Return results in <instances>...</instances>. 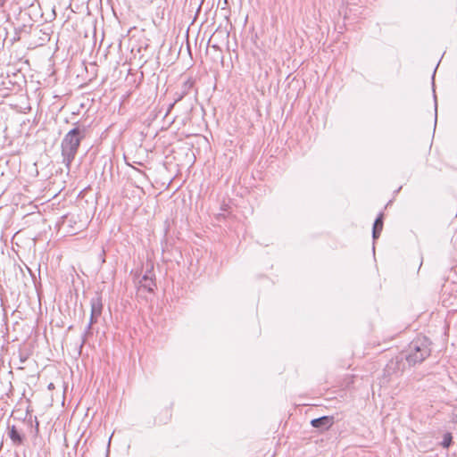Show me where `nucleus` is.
Masks as SVG:
<instances>
[{
  "label": "nucleus",
  "instance_id": "nucleus-1",
  "mask_svg": "<svg viewBox=\"0 0 457 457\" xmlns=\"http://www.w3.org/2000/svg\"><path fill=\"white\" fill-rule=\"evenodd\" d=\"M86 137L85 128L75 127L62 138L61 143L62 162L70 171L71 165L77 155L81 141Z\"/></svg>",
  "mask_w": 457,
  "mask_h": 457
},
{
  "label": "nucleus",
  "instance_id": "nucleus-2",
  "mask_svg": "<svg viewBox=\"0 0 457 457\" xmlns=\"http://www.w3.org/2000/svg\"><path fill=\"white\" fill-rule=\"evenodd\" d=\"M431 353L430 342L426 337L413 339L406 350L404 358L410 366L420 363Z\"/></svg>",
  "mask_w": 457,
  "mask_h": 457
},
{
  "label": "nucleus",
  "instance_id": "nucleus-3",
  "mask_svg": "<svg viewBox=\"0 0 457 457\" xmlns=\"http://www.w3.org/2000/svg\"><path fill=\"white\" fill-rule=\"evenodd\" d=\"M90 305H91L90 320H89V323L87 324V326L86 328L84 334L82 335L81 342L79 345V349H81L83 347L84 344L86 343L87 335L91 334V328H92L93 324L97 322L98 318L102 314L103 303H102V299L99 295H96L90 300Z\"/></svg>",
  "mask_w": 457,
  "mask_h": 457
},
{
  "label": "nucleus",
  "instance_id": "nucleus-4",
  "mask_svg": "<svg viewBox=\"0 0 457 457\" xmlns=\"http://www.w3.org/2000/svg\"><path fill=\"white\" fill-rule=\"evenodd\" d=\"M155 282L153 278L152 270H148L138 281V291L145 290L147 292H154Z\"/></svg>",
  "mask_w": 457,
  "mask_h": 457
},
{
  "label": "nucleus",
  "instance_id": "nucleus-5",
  "mask_svg": "<svg viewBox=\"0 0 457 457\" xmlns=\"http://www.w3.org/2000/svg\"><path fill=\"white\" fill-rule=\"evenodd\" d=\"M311 424L314 428H330L334 424L333 416H323L318 419H313Z\"/></svg>",
  "mask_w": 457,
  "mask_h": 457
},
{
  "label": "nucleus",
  "instance_id": "nucleus-6",
  "mask_svg": "<svg viewBox=\"0 0 457 457\" xmlns=\"http://www.w3.org/2000/svg\"><path fill=\"white\" fill-rule=\"evenodd\" d=\"M383 228V213H380L374 221L372 237L374 240L379 237Z\"/></svg>",
  "mask_w": 457,
  "mask_h": 457
},
{
  "label": "nucleus",
  "instance_id": "nucleus-7",
  "mask_svg": "<svg viewBox=\"0 0 457 457\" xmlns=\"http://www.w3.org/2000/svg\"><path fill=\"white\" fill-rule=\"evenodd\" d=\"M7 435L14 445H21L23 444L25 436L21 433V430H8Z\"/></svg>",
  "mask_w": 457,
  "mask_h": 457
},
{
  "label": "nucleus",
  "instance_id": "nucleus-8",
  "mask_svg": "<svg viewBox=\"0 0 457 457\" xmlns=\"http://www.w3.org/2000/svg\"><path fill=\"white\" fill-rule=\"evenodd\" d=\"M453 442V436L450 433H446L444 435L443 441L440 443V445L444 448H449V446L452 445Z\"/></svg>",
  "mask_w": 457,
  "mask_h": 457
},
{
  "label": "nucleus",
  "instance_id": "nucleus-9",
  "mask_svg": "<svg viewBox=\"0 0 457 457\" xmlns=\"http://www.w3.org/2000/svg\"><path fill=\"white\" fill-rule=\"evenodd\" d=\"M453 421L457 423V405H455L453 409Z\"/></svg>",
  "mask_w": 457,
  "mask_h": 457
},
{
  "label": "nucleus",
  "instance_id": "nucleus-10",
  "mask_svg": "<svg viewBox=\"0 0 457 457\" xmlns=\"http://www.w3.org/2000/svg\"><path fill=\"white\" fill-rule=\"evenodd\" d=\"M62 436H63L64 444L68 447L69 446V442H70V438H69L70 435H69V433L65 432Z\"/></svg>",
  "mask_w": 457,
  "mask_h": 457
},
{
  "label": "nucleus",
  "instance_id": "nucleus-11",
  "mask_svg": "<svg viewBox=\"0 0 457 457\" xmlns=\"http://www.w3.org/2000/svg\"><path fill=\"white\" fill-rule=\"evenodd\" d=\"M83 436V434H81L80 436H78L77 434L74 436L73 437V443L75 445H77L79 442V439Z\"/></svg>",
  "mask_w": 457,
  "mask_h": 457
},
{
  "label": "nucleus",
  "instance_id": "nucleus-12",
  "mask_svg": "<svg viewBox=\"0 0 457 457\" xmlns=\"http://www.w3.org/2000/svg\"><path fill=\"white\" fill-rule=\"evenodd\" d=\"M192 86H193V82H192L191 80H189V79H188V80H187V81L185 82V84H184V87H185L186 88H190Z\"/></svg>",
  "mask_w": 457,
  "mask_h": 457
},
{
  "label": "nucleus",
  "instance_id": "nucleus-13",
  "mask_svg": "<svg viewBox=\"0 0 457 457\" xmlns=\"http://www.w3.org/2000/svg\"><path fill=\"white\" fill-rule=\"evenodd\" d=\"M47 387L49 390H53L54 388V383H50Z\"/></svg>",
  "mask_w": 457,
  "mask_h": 457
},
{
  "label": "nucleus",
  "instance_id": "nucleus-14",
  "mask_svg": "<svg viewBox=\"0 0 457 457\" xmlns=\"http://www.w3.org/2000/svg\"><path fill=\"white\" fill-rule=\"evenodd\" d=\"M4 3H5V1H4V0H0V6H4Z\"/></svg>",
  "mask_w": 457,
  "mask_h": 457
},
{
  "label": "nucleus",
  "instance_id": "nucleus-15",
  "mask_svg": "<svg viewBox=\"0 0 457 457\" xmlns=\"http://www.w3.org/2000/svg\"><path fill=\"white\" fill-rule=\"evenodd\" d=\"M394 364H395V362L392 361L391 363H390L389 368L391 369V366L394 365Z\"/></svg>",
  "mask_w": 457,
  "mask_h": 457
},
{
  "label": "nucleus",
  "instance_id": "nucleus-16",
  "mask_svg": "<svg viewBox=\"0 0 457 457\" xmlns=\"http://www.w3.org/2000/svg\"><path fill=\"white\" fill-rule=\"evenodd\" d=\"M137 171H138V173H141V174L145 175V173H144V172H142L141 170H137Z\"/></svg>",
  "mask_w": 457,
  "mask_h": 457
}]
</instances>
